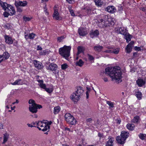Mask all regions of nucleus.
<instances>
[{
    "label": "nucleus",
    "instance_id": "1",
    "mask_svg": "<svg viewBox=\"0 0 146 146\" xmlns=\"http://www.w3.org/2000/svg\"><path fill=\"white\" fill-rule=\"evenodd\" d=\"M106 73L109 75L113 80H116L118 83L121 82L122 78L121 71L115 67H108L105 69Z\"/></svg>",
    "mask_w": 146,
    "mask_h": 146
},
{
    "label": "nucleus",
    "instance_id": "2",
    "mask_svg": "<svg viewBox=\"0 0 146 146\" xmlns=\"http://www.w3.org/2000/svg\"><path fill=\"white\" fill-rule=\"evenodd\" d=\"M84 91L82 88L80 86L77 87V90L72 94L70 96L71 99L75 102H77L82 95Z\"/></svg>",
    "mask_w": 146,
    "mask_h": 146
},
{
    "label": "nucleus",
    "instance_id": "3",
    "mask_svg": "<svg viewBox=\"0 0 146 146\" xmlns=\"http://www.w3.org/2000/svg\"><path fill=\"white\" fill-rule=\"evenodd\" d=\"M71 48L70 46H64L63 47L59 49V53L63 57L67 60L70 55Z\"/></svg>",
    "mask_w": 146,
    "mask_h": 146
},
{
    "label": "nucleus",
    "instance_id": "4",
    "mask_svg": "<svg viewBox=\"0 0 146 146\" xmlns=\"http://www.w3.org/2000/svg\"><path fill=\"white\" fill-rule=\"evenodd\" d=\"M58 68V66L53 63H51L48 66H46V69L47 70L52 71L56 78L57 77L59 72Z\"/></svg>",
    "mask_w": 146,
    "mask_h": 146
},
{
    "label": "nucleus",
    "instance_id": "5",
    "mask_svg": "<svg viewBox=\"0 0 146 146\" xmlns=\"http://www.w3.org/2000/svg\"><path fill=\"white\" fill-rule=\"evenodd\" d=\"M64 117L65 120L68 123L71 125H74L76 123V120L74 117L69 113H66Z\"/></svg>",
    "mask_w": 146,
    "mask_h": 146
},
{
    "label": "nucleus",
    "instance_id": "6",
    "mask_svg": "<svg viewBox=\"0 0 146 146\" xmlns=\"http://www.w3.org/2000/svg\"><path fill=\"white\" fill-rule=\"evenodd\" d=\"M54 12L53 15V17L54 19L56 20H60L62 19V18L59 16V13L58 12V9L56 5L54 7Z\"/></svg>",
    "mask_w": 146,
    "mask_h": 146
},
{
    "label": "nucleus",
    "instance_id": "7",
    "mask_svg": "<svg viewBox=\"0 0 146 146\" xmlns=\"http://www.w3.org/2000/svg\"><path fill=\"white\" fill-rule=\"evenodd\" d=\"M78 33L80 36H84L88 33L86 29L85 28L80 27L78 29Z\"/></svg>",
    "mask_w": 146,
    "mask_h": 146
},
{
    "label": "nucleus",
    "instance_id": "8",
    "mask_svg": "<svg viewBox=\"0 0 146 146\" xmlns=\"http://www.w3.org/2000/svg\"><path fill=\"white\" fill-rule=\"evenodd\" d=\"M27 3L26 1H15V5L16 7L19 6L20 7H25L27 5Z\"/></svg>",
    "mask_w": 146,
    "mask_h": 146
},
{
    "label": "nucleus",
    "instance_id": "9",
    "mask_svg": "<svg viewBox=\"0 0 146 146\" xmlns=\"http://www.w3.org/2000/svg\"><path fill=\"white\" fill-rule=\"evenodd\" d=\"M108 140L106 143V146H113L114 139L113 137L110 136L108 137Z\"/></svg>",
    "mask_w": 146,
    "mask_h": 146
},
{
    "label": "nucleus",
    "instance_id": "10",
    "mask_svg": "<svg viewBox=\"0 0 146 146\" xmlns=\"http://www.w3.org/2000/svg\"><path fill=\"white\" fill-rule=\"evenodd\" d=\"M90 37L92 38H93L94 37H96L99 35V31L96 30L94 31L92 30L90 31L89 33Z\"/></svg>",
    "mask_w": 146,
    "mask_h": 146
},
{
    "label": "nucleus",
    "instance_id": "11",
    "mask_svg": "<svg viewBox=\"0 0 146 146\" xmlns=\"http://www.w3.org/2000/svg\"><path fill=\"white\" fill-rule=\"evenodd\" d=\"M114 22L112 21L111 19V18H110L108 19L107 21H106V22L104 23L103 26L104 27H108L111 25H114Z\"/></svg>",
    "mask_w": 146,
    "mask_h": 146
},
{
    "label": "nucleus",
    "instance_id": "12",
    "mask_svg": "<svg viewBox=\"0 0 146 146\" xmlns=\"http://www.w3.org/2000/svg\"><path fill=\"white\" fill-rule=\"evenodd\" d=\"M7 11L9 13L10 15H13L15 13V11L14 8L11 5H10L8 7Z\"/></svg>",
    "mask_w": 146,
    "mask_h": 146
},
{
    "label": "nucleus",
    "instance_id": "13",
    "mask_svg": "<svg viewBox=\"0 0 146 146\" xmlns=\"http://www.w3.org/2000/svg\"><path fill=\"white\" fill-rule=\"evenodd\" d=\"M5 42L9 44H12L13 43V40L11 37L9 35H5L4 36Z\"/></svg>",
    "mask_w": 146,
    "mask_h": 146
},
{
    "label": "nucleus",
    "instance_id": "14",
    "mask_svg": "<svg viewBox=\"0 0 146 146\" xmlns=\"http://www.w3.org/2000/svg\"><path fill=\"white\" fill-rule=\"evenodd\" d=\"M116 140L119 144L122 145L125 143L126 140L121 136H119L116 137Z\"/></svg>",
    "mask_w": 146,
    "mask_h": 146
},
{
    "label": "nucleus",
    "instance_id": "15",
    "mask_svg": "<svg viewBox=\"0 0 146 146\" xmlns=\"http://www.w3.org/2000/svg\"><path fill=\"white\" fill-rule=\"evenodd\" d=\"M34 63L35 67L38 69H41L43 68L42 63L36 60H34Z\"/></svg>",
    "mask_w": 146,
    "mask_h": 146
},
{
    "label": "nucleus",
    "instance_id": "16",
    "mask_svg": "<svg viewBox=\"0 0 146 146\" xmlns=\"http://www.w3.org/2000/svg\"><path fill=\"white\" fill-rule=\"evenodd\" d=\"M116 31L117 33L123 35H124L126 33H127L126 32V29L123 27L118 28Z\"/></svg>",
    "mask_w": 146,
    "mask_h": 146
},
{
    "label": "nucleus",
    "instance_id": "17",
    "mask_svg": "<svg viewBox=\"0 0 146 146\" xmlns=\"http://www.w3.org/2000/svg\"><path fill=\"white\" fill-rule=\"evenodd\" d=\"M84 9L85 10V12L87 13L88 15H89L92 14V12L94 10V9L92 7H86Z\"/></svg>",
    "mask_w": 146,
    "mask_h": 146
},
{
    "label": "nucleus",
    "instance_id": "18",
    "mask_svg": "<svg viewBox=\"0 0 146 146\" xmlns=\"http://www.w3.org/2000/svg\"><path fill=\"white\" fill-rule=\"evenodd\" d=\"M29 109L30 111L33 113H36L37 111V108L35 105H29Z\"/></svg>",
    "mask_w": 146,
    "mask_h": 146
},
{
    "label": "nucleus",
    "instance_id": "19",
    "mask_svg": "<svg viewBox=\"0 0 146 146\" xmlns=\"http://www.w3.org/2000/svg\"><path fill=\"white\" fill-rule=\"evenodd\" d=\"M136 83L139 86L141 87L145 84V81L142 79H139L136 81Z\"/></svg>",
    "mask_w": 146,
    "mask_h": 146
},
{
    "label": "nucleus",
    "instance_id": "20",
    "mask_svg": "<svg viewBox=\"0 0 146 146\" xmlns=\"http://www.w3.org/2000/svg\"><path fill=\"white\" fill-rule=\"evenodd\" d=\"M129 133L128 132L125 131H122L121 134V136L122 137H123L124 139H126L129 136Z\"/></svg>",
    "mask_w": 146,
    "mask_h": 146
},
{
    "label": "nucleus",
    "instance_id": "21",
    "mask_svg": "<svg viewBox=\"0 0 146 146\" xmlns=\"http://www.w3.org/2000/svg\"><path fill=\"white\" fill-rule=\"evenodd\" d=\"M84 62L81 59L77 60L75 64L76 66L80 67L82 66L84 64Z\"/></svg>",
    "mask_w": 146,
    "mask_h": 146
},
{
    "label": "nucleus",
    "instance_id": "22",
    "mask_svg": "<svg viewBox=\"0 0 146 146\" xmlns=\"http://www.w3.org/2000/svg\"><path fill=\"white\" fill-rule=\"evenodd\" d=\"M0 5L2 7L3 9L5 11H6L8 8V7L10 5L7 4L6 3L3 2L1 3Z\"/></svg>",
    "mask_w": 146,
    "mask_h": 146
},
{
    "label": "nucleus",
    "instance_id": "23",
    "mask_svg": "<svg viewBox=\"0 0 146 146\" xmlns=\"http://www.w3.org/2000/svg\"><path fill=\"white\" fill-rule=\"evenodd\" d=\"M106 10L108 12L111 13H113L115 12V9L113 6H111L108 7L106 8Z\"/></svg>",
    "mask_w": 146,
    "mask_h": 146
},
{
    "label": "nucleus",
    "instance_id": "24",
    "mask_svg": "<svg viewBox=\"0 0 146 146\" xmlns=\"http://www.w3.org/2000/svg\"><path fill=\"white\" fill-rule=\"evenodd\" d=\"M135 95L138 100H140L142 99V94L141 92L139 91L135 92Z\"/></svg>",
    "mask_w": 146,
    "mask_h": 146
},
{
    "label": "nucleus",
    "instance_id": "25",
    "mask_svg": "<svg viewBox=\"0 0 146 146\" xmlns=\"http://www.w3.org/2000/svg\"><path fill=\"white\" fill-rule=\"evenodd\" d=\"M22 80L21 79H18L17 80L14 82L11 83L12 85H21L22 84Z\"/></svg>",
    "mask_w": 146,
    "mask_h": 146
},
{
    "label": "nucleus",
    "instance_id": "26",
    "mask_svg": "<svg viewBox=\"0 0 146 146\" xmlns=\"http://www.w3.org/2000/svg\"><path fill=\"white\" fill-rule=\"evenodd\" d=\"M94 48L95 51L99 52L102 50L103 47L102 46L98 45L94 46Z\"/></svg>",
    "mask_w": 146,
    "mask_h": 146
},
{
    "label": "nucleus",
    "instance_id": "27",
    "mask_svg": "<svg viewBox=\"0 0 146 146\" xmlns=\"http://www.w3.org/2000/svg\"><path fill=\"white\" fill-rule=\"evenodd\" d=\"M3 57V60H6L9 57V54L7 52H5L3 53L2 56Z\"/></svg>",
    "mask_w": 146,
    "mask_h": 146
},
{
    "label": "nucleus",
    "instance_id": "28",
    "mask_svg": "<svg viewBox=\"0 0 146 146\" xmlns=\"http://www.w3.org/2000/svg\"><path fill=\"white\" fill-rule=\"evenodd\" d=\"M127 128L129 130H132L134 128V125L133 124H128L127 125Z\"/></svg>",
    "mask_w": 146,
    "mask_h": 146
},
{
    "label": "nucleus",
    "instance_id": "29",
    "mask_svg": "<svg viewBox=\"0 0 146 146\" xmlns=\"http://www.w3.org/2000/svg\"><path fill=\"white\" fill-rule=\"evenodd\" d=\"M60 107L59 106H56L54 108V113L55 114L58 113L60 110Z\"/></svg>",
    "mask_w": 146,
    "mask_h": 146
},
{
    "label": "nucleus",
    "instance_id": "30",
    "mask_svg": "<svg viewBox=\"0 0 146 146\" xmlns=\"http://www.w3.org/2000/svg\"><path fill=\"white\" fill-rule=\"evenodd\" d=\"M84 49L83 47L81 46H78V52L77 54H79L83 52Z\"/></svg>",
    "mask_w": 146,
    "mask_h": 146
},
{
    "label": "nucleus",
    "instance_id": "31",
    "mask_svg": "<svg viewBox=\"0 0 146 146\" xmlns=\"http://www.w3.org/2000/svg\"><path fill=\"white\" fill-rule=\"evenodd\" d=\"M140 120V117L138 115H136L134 117L132 121L134 123H137Z\"/></svg>",
    "mask_w": 146,
    "mask_h": 146
},
{
    "label": "nucleus",
    "instance_id": "32",
    "mask_svg": "<svg viewBox=\"0 0 146 146\" xmlns=\"http://www.w3.org/2000/svg\"><path fill=\"white\" fill-rule=\"evenodd\" d=\"M130 35L128 33H126L124 35V38H125L126 40V41L127 42L131 40V38L130 37Z\"/></svg>",
    "mask_w": 146,
    "mask_h": 146
},
{
    "label": "nucleus",
    "instance_id": "33",
    "mask_svg": "<svg viewBox=\"0 0 146 146\" xmlns=\"http://www.w3.org/2000/svg\"><path fill=\"white\" fill-rule=\"evenodd\" d=\"M44 128L42 129V130L43 131H45L48 130L49 131L50 126L48 125H46L45 124H44Z\"/></svg>",
    "mask_w": 146,
    "mask_h": 146
},
{
    "label": "nucleus",
    "instance_id": "34",
    "mask_svg": "<svg viewBox=\"0 0 146 146\" xmlns=\"http://www.w3.org/2000/svg\"><path fill=\"white\" fill-rule=\"evenodd\" d=\"M108 16L106 15H104L103 16V19H101L100 20V21L101 22H104V23L106 22V21H107L108 19H110V18H108Z\"/></svg>",
    "mask_w": 146,
    "mask_h": 146
},
{
    "label": "nucleus",
    "instance_id": "35",
    "mask_svg": "<svg viewBox=\"0 0 146 146\" xmlns=\"http://www.w3.org/2000/svg\"><path fill=\"white\" fill-rule=\"evenodd\" d=\"M139 137L142 140H146V134L140 133L139 135Z\"/></svg>",
    "mask_w": 146,
    "mask_h": 146
},
{
    "label": "nucleus",
    "instance_id": "36",
    "mask_svg": "<svg viewBox=\"0 0 146 146\" xmlns=\"http://www.w3.org/2000/svg\"><path fill=\"white\" fill-rule=\"evenodd\" d=\"M106 103L109 106V108L111 109L114 107V103L110 101H107Z\"/></svg>",
    "mask_w": 146,
    "mask_h": 146
},
{
    "label": "nucleus",
    "instance_id": "37",
    "mask_svg": "<svg viewBox=\"0 0 146 146\" xmlns=\"http://www.w3.org/2000/svg\"><path fill=\"white\" fill-rule=\"evenodd\" d=\"M132 47L129 46H127V45L126 47V52L127 53H129L132 50Z\"/></svg>",
    "mask_w": 146,
    "mask_h": 146
},
{
    "label": "nucleus",
    "instance_id": "38",
    "mask_svg": "<svg viewBox=\"0 0 146 146\" xmlns=\"http://www.w3.org/2000/svg\"><path fill=\"white\" fill-rule=\"evenodd\" d=\"M87 91L86 92V97L87 99H88L89 98V93L90 92L91 90V89L89 87H87L86 88Z\"/></svg>",
    "mask_w": 146,
    "mask_h": 146
},
{
    "label": "nucleus",
    "instance_id": "39",
    "mask_svg": "<svg viewBox=\"0 0 146 146\" xmlns=\"http://www.w3.org/2000/svg\"><path fill=\"white\" fill-rule=\"evenodd\" d=\"M49 53V51L47 50H44L43 51H41L40 52V55H45L47 54H48Z\"/></svg>",
    "mask_w": 146,
    "mask_h": 146
},
{
    "label": "nucleus",
    "instance_id": "40",
    "mask_svg": "<svg viewBox=\"0 0 146 146\" xmlns=\"http://www.w3.org/2000/svg\"><path fill=\"white\" fill-rule=\"evenodd\" d=\"M8 138V135H7V134L5 133L4 134V140L3 143H5L7 141Z\"/></svg>",
    "mask_w": 146,
    "mask_h": 146
},
{
    "label": "nucleus",
    "instance_id": "41",
    "mask_svg": "<svg viewBox=\"0 0 146 146\" xmlns=\"http://www.w3.org/2000/svg\"><path fill=\"white\" fill-rule=\"evenodd\" d=\"M29 103L30 104H32L31 105L34 106L36 104L34 100L33 99H30L29 101Z\"/></svg>",
    "mask_w": 146,
    "mask_h": 146
},
{
    "label": "nucleus",
    "instance_id": "42",
    "mask_svg": "<svg viewBox=\"0 0 146 146\" xmlns=\"http://www.w3.org/2000/svg\"><path fill=\"white\" fill-rule=\"evenodd\" d=\"M35 35L33 33H32L29 34L28 38H29L30 39H33L35 38Z\"/></svg>",
    "mask_w": 146,
    "mask_h": 146
},
{
    "label": "nucleus",
    "instance_id": "43",
    "mask_svg": "<svg viewBox=\"0 0 146 146\" xmlns=\"http://www.w3.org/2000/svg\"><path fill=\"white\" fill-rule=\"evenodd\" d=\"M45 90L47 92L49 93H50L52 92L53 91V89L52 88H47L45 89Z\"/></svg>",
    "mask_w": 146,
    "mask_h": 146
},
{
    "label": "nucleus",
    "instance_id": "44",
    "mask_svg": "<svg viewBox=\"0 0 146 146\" xmlns=\"http://www.w3.org/2000/svg\"><path fill=\"white\" fill-rule=\"evenodd\" d=\"M101 1V0H96L95 2L96 5L98 6H100L101 5L100 2Z\"/></svg>",
    "mask_w": 146,
    "mask_h": 146
},
{
    "label": "nucleus",
    "instance_id": "45",
    "mask_svg": "<svg viewBox=\"0 0 146 146\" xmlns=\"http://www.w3.org/2000/svg\"><path fill=\"white\" fill-rule=\"evenodd\" d=\"M64 37L63 36H62L60 37H58L57 38L58 41L59 42H61L62 40L64 38Z\"/></svg>",
    "mask_w": 146,
    "mask_h": 146
},
{
    "label": "nucleus",
    "instance_id": "46",
    "mask_svg": "<svg viewBox=\"0 0 146 146\" xmlns=\"http://www.w3.org/2000/svg\"><path fill=\"white\" fill-rule=\"evenodd\" d=\"M17 8V12H18L19 13H21L23 11V9L22 8L19 6L18 7H16Z\"/></svg>",
    "mask_w": 146,
    "mask_h": 146
},
{
    "label": "nucleus",
    "instance_id": "47",
    "mask_svg": "<svg viewBox=\"0 0 146 146\" xmlns=\"http://www.w3.org/2000/svg\"><path fill=\"white\" fill-rule=\"evenodd\" d=\"M88 58L90 60H94V57L91 55L89 54H88Z\"/></svg>",
    "mask_w": 146,
    "mask_h": 146
},
{
    "label": "nucleus",
    "instance_id": "48",
    "mask_svg": "<svg viewBox=\"0 0 146 146\" xmlns=\"http://www.w3.org/2000/svg\"><path fill=\"white\" fill-rule=\"evenodd\" d=\"M67 67L68 66L66 64H64L61 65V68L63 70L66 69Z\"/></svg>",
    "mask_w": 146,
    "mask_h": 146
},
{
    "label": "nucleus",
    "instance_id": "49",
    "mask_svg": "<svg viewBox=\"0 0 146 146\" xmlns=\"http://www.w3.org/2000/svg\"><path fill=\"white\" fill-rule=\"evenodd\" d=\"M23 19L26 22L28 21L31 20V18L29 17L24 16L23 17Z\"/></svg>",
    "mask_w": 146,
    "mask_h": 146
},
{
    "label": "nucleus",
    "instance_id": "50",
    "mask_svg": "<svg viewBox=\"0 0 146 146\" xmlns=\"http://www.w3.org/2000/svg\"><path fill=\"white\" fill-rule=\"evenodd\" d=\"M39 86L45 90L46 88V85L45 84L43 83L42 84H39Z\"/></svg>",
    "mask_w": 146,
    "mask_h": 146
},
{
    "label": "nucleus",
    "instance_id": "51",
    "mask_svg": "<svg viewBox=\"0 0 146 146\" xmlns=\"http://www.w3.org/2000/svg\"><path fill=\"white\" fill-rule=\"evenodd\" d=\"M5 17H7L9 15V12L5 11L3 13V14Z\"/></svg>",
    "mask_w": 146,
    "mask_h": 146
},
{
    "label": "nucleus",
    "instance_id": "52",
    "mask_svg": "<svg viewBox=\"0 0 146 146\" xmlns=\"http://www.w3.org/2000/svg\"><path fill=\"white\" fill-rule=\"evenodd\" d=\"M112 53H113L115 54H117L119 52V50L118 49H114L113 50H112Z\"/></svg>",
    "mask_w": 146,
    "mask_h": 146
},
{
    "label": "nucleus",
    "instance_id": "53",
    "mask_svg": "<svg viewBox=\"0 0 146 146\" xmlns=\"http://www.w3.org/2000/svg\"><path fill=\"white\" fill-rule=\"evenodd\" d=\"M92 119L91 118L87 119L86 120V122L87 123H91L92 121Z\"/></svg>",
    "mask_w": 146,
    "mask_h": 146
},
{
    "label": "nucleus",
    "instance_id": "54",
    "mask_svg": "<svg viewBox=\"0 0 146 146\" xmlns=\"http://www.w3.org/2000/svg\"><path fill=\"white\" fill-rule=\"evenodd\" d=\"M6 27L8 29L11 28V25L9 24H7L5 25Z\"/></svg>",
    "mask_w": 146,
    "mask_h": 146
},
{
    "label": "nucleus",
    "instance_id": "55",
    "mask_svg": "<svg viewBox=\"0 0 146 146\" xmlns=\"http://www.w3.org/2000/svg\"><path fill=\"white\" fill-rule=\"evenodd\" d=\"M134 44V42L133 41H131L127 45V46H130L133 47V45Z\"/></svg>",
    "mask_w": 146,
    "mask_h": 146
},
{
    "label": "nucleus",
    "instance_id": "56",
    "mask_svg": "<svg viewBox=\"0 0 146 146\" xmlns=\"http://www.w3.org/2000/svg\"><path fill=\"white\" fill-rule=\"evenodd\" d=\"M98 136L99 137L100 139L101 138H103L104 137V135L103 134L100 133H99L98 134Z\"/></svg>",
    "mask_w": 146,
    "mask_h": 146
},
{
    "label": "nucleus",
    "instance_id": "57",
    "mask_svg": "<svg viewBox=\"0 0 146 146\" xmlns=\"http://www.w3.org/2000/svg\"><path fill=\"white\" fill-rule=\"evenodd\" d=\"M69 12H70V13L72 16H75V14L73 10L70 11H69Z\"/></svg>",
    "mask_w": 146,
    "mask_h": 146
},
{
    "label": "nucleus",
    "instance_id": "58",
    "mask_svg": "<svg viewBox=\"0 0 146 146\" xmlns=\"http://www.w3.org/2000/svg\"><path fill=\"white\" fill-rule=\"evenodd\" d=\"M36 106V108H37V109H40L41 108H42V106L41 105L39 104H36L35 105Z\"/></svg>",
    "mask_w": 146,
    "mask_h": 146
},
{
    "label": "nucleus",
    "instance_id": "59",
    "mask_svg": "<svg viewBox=\"0 0 146 146\" xmlns=\"http://www.w3.org/2000/svg\"><path fill=\"white\" fill-rule=\"evenodd\" d=\"M66 1L70 4H72L74 1V0H66Z\"/></svg>",
    "mask_w": 146,
    "mask_h": 146
},
{
    "label": "nucleus",
    "instance_id": "60",
    "mask_svg": "<svg viewBox=\"0 0 146 146\" xmlns=\"http://www.w3.org/2000/svg\"><path fill=\"white\" fill-rule=\"evenodd\" d=\"M134 49L135 50H137L138 51H139L141 50V48L139 47H138L137 46H135Z\"/></svg>",
    "mask_w": 146,
    "mask_h": 146
},
{
    "label": "nucleus",
    "instance_id": "61",
    "mask_svg": "<svg viewBox=\"0 0 146 146\" xmlns=\"http://www.w3.org/2000/svg\"><path fill=\"white\" fill-rule=\"evenodd\" d=\"M38 81L39 83H40L39 84H42L43 83V81L42 80H38Z\"/></svg>",
    "mask_w": 146,
    "mask_h": 146
},
{
    "label": "nucleus",
    "instance_id": "62",
    "mask_svg": "<svg viewBox=\"0 0 146 146\" xmlns=\"http://www.w3.org/2000/svg\"><path fill=\"white\" fill-rule=\"evenodd\" d=\"M112 50H107L105 51V52L107 53H112Z\"/></svg>",
    "mask_w": 146,
    "mask_h": 146
},
{
    "label": "nucleus",
    "instance_id": "63",
    "mask_svg": "<svg viewBox=\"0 0 146 146\" xmlns=\"http://www.w3.org/2000/svg\"><path fill=\"white\" fill-rule=\"evenodd\" d=\"M3 61V58H2V56L0 55V63Z\"/></svg>",
    "mask_w": 146,
    "mask_h": 146
},
{
    "label": "nucleus",
    "instance_id": "64",
    "mask_svg": "<svg viewBox=\"0 0 146 146\" xmlns=\"http://www.w3.org/2000/svg\"><path fill=\"white\" fill-rule=\"evenodd\" d=\"M141 10L142 11L145 12V14L146 13V9L145 8H141Z\"/></svg>",
    "mask_w": 146,
    "mask_h": 146
}]
</instances>
